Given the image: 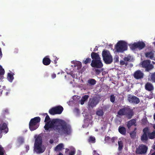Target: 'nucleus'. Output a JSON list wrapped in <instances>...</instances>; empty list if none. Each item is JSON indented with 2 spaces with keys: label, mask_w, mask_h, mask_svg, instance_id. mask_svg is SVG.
<instances>
[{
  "label": "nucleus",
  "mask_w": 155,
  "mask_h": 155,
  "mask_svg": "<svg viewBox=\"0 0 155 155\" xmlns=\"http://www.w3.org/2000/svg\"><path fill=\"white\" fill-rule=\"evenodd\" d=\"M110 140V137H106L105 138V141L106 142H108Z\"/></svg>",
  "instance_id": "09e8293b"
},
{
  "label": "nucleus",
  "mask_w": 155,
  "mask_h": 155,
  "mask_svg": "<svg viewBox=\"0 0 155 155\" xmlns=\"http://www.w3.org/2000/svg\"><path fill=\"white\" fill-rule=\"evenodd\" d=\"M147 149L148 147L142 144L137 149L136 152L139 154H145L146 153Z\"/></svg>",
  "instance_id": "ddd939ff"
},
{
  "label": "nucleus",
  "mask_w": 155,
  "mask_h": 155,
  "mask_svg": "<svg viewBox=\"0 0 155 155\" xmlns=\"http://www.w3.org/2000/svg\"><path fill=\"white\" fill-rule=\"evenodd\" d=\"M145 89L148 91H151L154 89V87L152 84L148 82L145 85Z\"/></svg>",
  "instance_id": "dca6fc26"
},
{
  "label": "nucleus",
  "mask_w": 155,
  "mask_h": 155,
  "mask_svg": "<svg viewBox=\"0 0 155 155\" xmlns=\"http://www.w3.org/2000/svg\"><path fill=\"white\" fill-rule=\"evenodd\" d=\"M110 101L112 103H114L115 101V97L113 94L111 95L110 97Z\"/></svg>",
  "instance_id": "e433bc0d"
},
{
  "label": "nucleus",
  "mask_w": 155,
  "mask_h": 155,
  "mask_svg": "<svg viewBox=\"0 0 155 155\" xmlns=\"http://www.w3.org/2000/svg\"><path fill=\"white\" fill-rule=\"evenodd\" d=\"M148 137L150 139H153L155 138V131L154 130L151 133H150L148 135Z\"/></svg>",
  "instance_id": "c85d7f7f"
},
{
  "label": "nucleus",
  "mask_w": 155,
  "mask_h": 155,
  "mask_svg": "<svg viewBox=\"0 0 155 155\" xmlns=\"http://www.w3.org/2000/svg\"><path fill=\"white\" fill-rule=\"evenodd\" d=\"M52 78L53 79L55 78L56 77V75L55 74H53L51 75Z\"/></svg>",
  "instance_id": "864d4df0"
},
{
  "label": "nucleus",
  "mask_w": 155,
  "mask_h": 155,
  "mask_svg": "<svg viewBox=\"0 0 155 155\" xmlns=\"http://www.w3.org/2000/svg\"><path fill=\"white\" fill-rule=\"evenodd\" d=\"M34 137L35 138L34 144L33 151L34 153L39 154L43 153L45 151L46 148L42 144V137L41 134L35 135Z\"/></svg>",
  "instance_id": "f03ea898"
},
{
  "label": "nucleus",
  "mask_w": 155,
  "mask_h": 155,
  "mask_svg": "<svg viewBox=\"0 0 155 155\" xmlns=\"http://www.w3.org/2000/svg\"><path fill=\"white\" fill-rule=\"evenodd\" d=\"M3 113L4 114H8L9 113L8 110L7 109H5L3 111Z\"/></svg>",
  "instance_id": "49530a36"
},
{
  "label": "nucleus",
  "mask_w": 155,
  "mask_h": 155,
  "mask_svg": "<svg viewBox=\"0 0 155 155\" xmlns=\"http://www.w3.org/2000/svg\"><path fill=\"white\" fill-rule=\"evenodd\" d=\"M24 142V138L22 136L18 137L17 138V143L18 144L20 145L23 144Z\"/></svg>",
  "instance_id": "5701e85b"
},
{
  "label": "nucleus",
  "mask_w": 155,
  "mask_h": 155,
  "mask_svg": "<svg viewBox=\"0 0 155 155\" xmlns=\"http://www.w3.org/2000/svg\"><path fill=\"white\" fill-rule=\"evenodd\" d=\"M91 57L92 60L91 66L92 67L97 68H101L102 67L103 64L98 53L92 52L91 54Z\"/></svg>",
  "instance_id": "7ed1b4c3"
},
{
  "label": "nucleus",
  "mask_w": 155,
  "mask_h": 155,
  "mask_svg": "<svg viewBox=\"0 0 155 155\" xmlns=\"http://www.w3.org/2000/svg\"><path fill=\"white\" fill-rule=\"evenodd\" d=\"M130 134L131 138L134 139L136 137L137 133L136 132L132 131L130 133Z\"/></svg>",
  "instance_id": "f704fd0d"
},
{
  "label": "nucleus",
  "mask_w": 155,
  "mask_h": 155,
  "mask_svg": "<svg viewBox=\"0 0 155 155\" xmlns=\"http://www.w3.org/2000/svg\"><path fill=\"white\" fill-rule=\"evenodd\" d=\"M115 48L118 52H122L127 50V46L125 42L119 41L116 44Z\"/></svg>",
  "instance_id": "6e6552de"
},
{
  "label": "nucleus",
  "mask_w": 155,
  "mask_h": 155,
  "mask_svg": "<svg viewBox=\"0 0 155 155\" xmlns=\"http://www.w3.org/2000/svg\"><path fill=\"white\" fill-rule=\"evenodd\" d=\"M143 73L140 70H138L135 71L133 74L134 78L137 79H141L143 78Z\"/></svg>",
  "instance_id": "4468645a"
},
{
  "label": "nucleus",
  "mask_w": 155,
  "mask_h": 155,
  "mask_svg": "<svg viewBox=\"0 0 155 155\" xmlns=\"http://www.w3.org/2000/svg\"><path fill=\"white\" fill-rule=\"evenodd\" d=\"M96 114L98 116L101 117L104 115V112L102 110L100 109L97 110Z\"/></svg>",
  "instance_id": "cd10ccee"
},
{
  "label": "nucleus",
  "mask_w": 155,
  "mask_h": 155,
  "mask_svg": "<svg viewBox=\"0 0 155 155\" xmlns=\"http://www.w3.org/2000/svg\"><path fill=\"white\" fill-rule=\"evenodd\" d=\"M70 83L71 84H72V81H71V82H70Z\"/></svg>",
  "instance_id": "774afa93"
},
{
  "label": "nucleus",
  "mask_w": 155,
  "mask_h": 155,
  "mask_svg": "<svg viewBox=\"0 0 155 155\" xmlns=\"http://www.w3.org/2000/svg\"><path fill=\"white\" fill-rule=\"evenodd\" d=\"M128 64L127 62H125V64L124 65H125V66H127L128 65Z\"/></svg>",
  "instance_id": "13d9d810"
},
{
  "label": "nucleus",
  "mask_w": 155,
  "mask_h": 155,
  "mask_svg": "<svg viewBox=\"0 0 155 155\" xmlns=\"http://www.w3.org/2000/svg\"><path fill=\"white\" fill-rule=\"evenodd\" d=\"M153 118L155 120V113L153 115Z\"/></svg>",
  "instance_id": "0e129e2a"
},
{
  "label": "nucleus",
  "mask_w": 155,
  "mask_h": 155,
  "mask_svg": "<svg viewBox=\"0 0 155 155\" xmlns=\"http://www.w3.org/2000/svg\"><path fill=\"white\" fill-rule=\"evenodd\" d=\"M44 127L47 130L52 128L56 130L58 134L61 135L66 136L71 133V129L69 127Z\"/></svg>",
  "instance_id": "20e7f679"
},
{
  "label": "nucleus",
  "mask_w": 155,
  "mask_h": 155,
  "mask_svg": "<svg viewBox=\"0 0 155 155\" xmlns=\"http://www.w3.org/2000/svg\"><path fill=\"white\" fill-rule=\"evenodd\" d=\"M49 57L48 56H47L43 58L42 62L44 65H48L50 64L51 60Z\"/></svg>",
  "instance_id": "2eb2a0df"
},
{
  "label": "nucleus",
  "mask_w": 155,
  "mask_h": 155,
  "mask_svg": "<svg viewBox=\"0 0 155 155\" xmlns=\"http://www.w3.org/2000/svg\"><path fill=\"white\" fill-rule=\"evenodd\" d=\"M95 139L94 137L92 136H90L88 140V141L89 142H91L92 143L95 142Z\"/></svg>",
  "instance_id": "c9c22d12"
},
{
  "label": "nucleus",
  "mask_w": 155,
  "mask_h": 155,
  "mask_svg": "<svg viewBox=\"0 0 155 155\" xmlns=\"http://www.w3.org/2000/svg\"><path fill=\"white\" fill-rule=\"evenodd\" d=\"M142 67L145 68V71H149L154 68L153 65L151 64V61L148 60L143 61L142 62Z\"/></svg>",
  "instance_id": "1a4fd4ad"
},
{
  "label": "nucleus",
  "mask_w": 155,
  "mask_h": 155,
  "mask_svg": "<svg viewBox=\"0 0 155 155\" xmlns=\"http://www.w3.org/2000/svg\"><path fill=\"white\" fill-rule=\"evenodd\" d=\"M102 56L106 64H110L112 62L113 58L109 51L104 50L102 52Z\"/></svg>",
  "instance_id": "0eeeda50"
},
{
  "label": "nucleus",
  "mask_w": 155,
  "mask_h": 155,
  "mask_svg": "<svg viewBox=\"0 0 155 155\" xmlns=\"http://www.w3.org/2000/svg\"><path fill=\"white\" fill-rule=\"evenodd\" d=\"M101 97L99 95L94 96L89 99L88 107L89 108H93L99 104L101 101Z\"/></svg>",
  "instance_id": "423d86ee"
},
{
  "label": "nucleus",
  "mask_w": 155,
  "mask_h": 155,
  "mask_svg": "<svg viewBox=\"0 0 155 155\" xmlns=\"http://www.w3.org/2000/svg\"><path fill=\"white\" fill-rule=\"evenodd\" d=\"M124 60L125 61V62H131V60L130 59V57L127 56V57H125L124 58Z\"/></svg>",
  "instance_id": "58836bf2"
},
{
  "label": "nucleus",
  "mask_w": 155,
  "mask_h": 155,
  "mask_svg": "<svg viewBox=\"0 0 155 155\" xmlns=\"http://www.w3.org/2000/svg\"><path fill=\"white\" fill-rule=\"evenodd\" d=\"M145 56L148 58H150L152 60L153 59L154 54L152 51L146 52L145 53Z\"/></svg>",
  "instance_id": "b1692460"
},
{
  "label": "nucleus",
  "mask_w": 155,
  "mask_h": 155,
  "mask_svg": "<svg viewBox=\"0 0 155 155\" xmlns=\"http://www.w3.org/2000/svg\"><path fill=\"white\" fill-rule=\"evenodd\" d=\"M50 143H53V140H50Z\"/></svg>",
  "instance_id": "052dcab7"
},
{
  "label": "nucleus",
  "mask_w": 155,
  "mask_h": 155,
  "mask_svg": "<svg viewBox=\"0 0 155 155\" xmlns=\"http://www.w3.org/2000/svg\"><path fill=\"white\" fill-rule=\"evenodd\" d=\"M127 100L130 102L134 104H137L140 102V100L138 97L130 94L128 95Z\"/></svg>",
  "instance_id": "9b49d317"
},
{
  "label": "nucleus",
  "mask_w": 155,
  "mask_h": 155,
  "mask_svg": "<svg viewBox=\"0 0 155 155\" xmlns=\"http://www.w3.org/2000/svg\"><path fill=\"white\" fill-rule=\"evenodd\" d=\"M38 127H29V129L31 131H33L36 129Z\"/></svg>",
  "instance_id": "c03bdc74"
},
{
  "label": "nucleus",
  "mask_w": 155,
  "mask_h": 155,
  "mask_svg": "<svg viewBox=\"0 0 155 155\" xmlns=\"http://www.w3.org/2000/svg\"><path fill=\"white\" fill-rule=\"evenodd\" d=\"M77 66V69L78 70H79L81 69L82 67V64L80 62H79Z\"/></svg>",
  "instance_id": "37998d69"
},
{
  "label": "nucleus",
  "mask_w": 155,
  "mask_h": 155,
  "mask_svg": "<svg viewBox=\"0 0 155 155\" xmlns=\"http://www.w3.org/2000/svg\"><path fill=\"white\" fill-rule=\"evenodd\" d=\"M49 113L51 115L57 114L55 107L50 109L48 111Z\"/></svg>",
  "instance_id": "bb28decb"
},
{
  "label": "nucleus",
  "mask_w": 155,
  "mask_h": 155,
  "mask_svg": "<svg viewBox=\"0 0 155 155\" xmlns=\"http://www.w3.org/2000/svg\"><path fill=\"white\" fill-rule=\"evenodd\" d=\"M8 80L10 82H12L14 79L13 75L10 73H8Z\"/></svg>",
  "instance_id": "2f4dec72"
},
{
  "label": "nucleus",
  "mask_w": 155,
  "mask_h": 155,
  "mask_svg": "<svg viewBox=\"0 0 155 155\" xmlns=\"http://www.w3.org/2000/svg\"><path fill=\"white\" fill-rule=\"evenodd\" d=\"M136 120L135 119H132L127 122V126H137Z\"/></svg>",
  "instance_id": "6ab92c4d"
},
{
  "label": "nucleus",
  "mask_w": 155,
  "mask_h": 155,
  "mask_svg": "<svg viewBox=\"0 0 155 155\" xmlns=\"http://www.w3.org/2000/svg\"><path fill=\"white\" fill-rule=\"evenodd\" d=\"M5 71L4 69L2 68V69L0 70V77H2L5 74Z\"/></svg>",
  "instance_id": "a19ab883"
},
{
  "label": "nucleus",
  "mask_w": 155,
  "mask_h": 155,
  "mask_svg": "<svg viewBox=\"0 0 155 155\" xmlns=\"http://www.w3.org/2000/svg\"><path fill=\"white\" fill-rule=\"evenodd\" d=\"M75 150H73L69 152V155H74L75 154Z\"/></svg>",
  "instance_id": "de8ad7c7"
},
{
  "label": "nucleus",
  "mask_w": 155,
  "mask_h": 155,
  "mask_svg": "<svg viewBox=\"0 0 155 155\" xmlns=\"http://www.w3.org/2000/svg\"><path fill=\"white\" fill-rule=\"evenodd\" d=\"M118 131L120 134L123 135H125L126 132V129L124 127H119Z\"/></svg>",
  "instance_id": "aec40b11"
},
{
  "label": "nucleus",
  "mask_w": 155,
  "mask_h": 155,
  "mask_svg": "<svg viewBox=\"0 0 155 155\" xmlns=\"http://www.w3.org/2000/svg\"><path fill=\"white\" fill-rule=\"evenodd\" d=\"M148 80L152 83H155V72L150 74L149 76Z\"/></svg>",
  "instance_id": "a211bd4d"
},
{
  "label": "nucleus",
  "mask_w": 155,
  "mask_h": 155,
  "mask_svg": "<svg viewBox=\"0 0 155 155\" xmlns=\"http://www.w3.org/2000/svg\"><path fill=\"white\" fill-rule=\"evenodd\" d=\"M143 134L148 135L149 133H150V132L149 130L148 127H147L144 128L143 130Z\"/></svg>",
  "instance_id": "72a5a7b5"
},
{
  "label": "nucleus",
  "mask_w": 155,
  "mask_h": 155,
  "mask_svg": "<svg viewBox=\"0 0 155 155\" xmlns=\"http://www.w3.org/2000/svg\"><path fill=\"white\" fill-rule=\"evenodd\" d=\"M91 58H87L85 60H83L82 61V63L85 64H86L88 63H91Z\"/></svg>",
  "instance_id": "473e14b6"
},
{
  "label": "nucleus",
  "mask_w": 155,
  "mask_h": 155,
  "mask_svg": "<svg viewBox=\"0 0 155 155\" xmlns=\"http://www.w3.org/2000/svg\"><path fill=\"white\" fill-rule=\"evenodd\" d=\"M46 115L44 120L45 123L44 126H70L71 125V122L68 120L59 118L51 119L47 113L44 114V115Z\"/></svg>",
  "instance_id": "f257e3e1"
},
{
  "label": "nucleus",
  "mask_w": 155,
  "mask_h": 155,
  "mask_svg": "<svg viewBox=\"0 0 155 155\" xmlns=\"http://www.w3.org/2000/svg\"><path fill=\"white\" fill-rule=\"evenodd\" d=\"M8 125V123H4L2 125V126H7ZM0 126H1V124L0 125Z\"/></svg>",
  "instance_id": "603ef678"
},
{
  "label": "nucleus",
  "mask_w": 155,
  "mask_h": 155,
  "mask_svg": "<svg viewBox=\"0 0 155 155\" xmlns=\"http://www.w3.org/2000/svg\"><path fill=\"white\" fill-rule=\"evenodd\" d=\"M115 139V138L113 137L111 139V140L112 142L113 143L114 142Z\"/></svg>",
  "instance_id": "6e6d98bb"
},
{
  "label": "nucleus",
  "mask_w": 155,
  "mask_h": 155,
  "mask_svg": "<svg viewBox=\"0 0 155 155\" xmlns=\"http://www.w3.org/2000/svg\"><path fill=\"white\" fill-rule=\"evenodd\" d=\"M8 131L7 127H0V134L1 133L6 134Z\"/></svg>",
  "instance_id": "4be33fe9"
},
{
  "label": "nucleus",
  "mask_w": 155,
  "mask_h": 155,
  "mask_svg": "<svg viewBox=\"0 0 155 155\" xmlns=\"http://www.w3.org/2000/svg\"><path fill=\"white\" fill-rule=\"evenodd\" d=\"M151 155H155V151Z\"/></svg>",
  "instance_id": "e2e57ef3"
},
{
  "label": "nucleus",
  "mask_w": 155,
  "mask_h": 155,
  "mask_svg": "<svg viewBox=\"0 0 155 155\" xmlns=\"http://www.w3.org/2000/svg\"><path fill=\"white\" fill-rule=\"evenodd\" d=\"M147 120L146 118H143L142 120V124L144 125H147Z\"/></svg>",
  "instance_id": "ea45409f"
},
{
  "label": "nucleus",
  "mask_w": 155,
  "mask_h": 155,
  "mask_svg": "<svg viewBox=\"0 0 155 155\" xmlns=\"http://www.w3.org/2000/svg\"><path fill=\"white\" fill-rule=\"evenodd\" d=\"M54 63L55 64L57 63V61L56 60H54Z\"/></svg>",
  "instance_id": "338daca9"
},
{
  "label": "nucleus",
  "mask_w": 155,
  "mask_h": 155,
  "mask_svg": "<svg viewBox=\"0 0 155 155\" xmlns=\"http://www.w3.org/2000/svg\"><path fill=\"white\" fill-rule=\"evenodd\" d=\"M87 84L89 85H93L96 84V81L94 79H89L87 81Z\"/></svg>",
  "instance_id": "a878e982"
},
{
  "label": "nucleus",
  "mask_w": 155,
  "mask_h": 155,
  "mask_svg": "<svg viewBox=\"0 0 155 155\" xmlns=\"http://www.w3.org/2000/svg\"><path fill=\"white\" fill-rule=\"evenodd\" d=\"M2 54L1 49L0 48V58H2Z\"/></svg>",
  "instance_id": "5fc2aeb1"
},
{
  "label": "nucleus",
  "mask_w": 155,
  "mask_h": 155,
  "mask_svg": "<svg viewBox=\"0 0 155 155\" xmlns=\"http://www.w3.org/2000/svg\"><path fill=\"white\" fill-rule=\"evenodd\" d=\"M153 149L155 150V145L153 146Z\"/></svg>",
  "instance_id": "69168bd1"
},
{
  "label": "nucleus",
  "mask_w": 155,
  "mask_h": 155,
  "mask_svg": "<svg viewBox=\"0 0 155 155\" xmlns=\"http://www.w3.org/2000/svg\"><path fill=\"white\" fill-rule=\"evenodd\" d=\"M25 148L26 149V151L28 152V150H29L30 147L29 145H25Z\"/></svg>",
  "instance_id": "3c124183"
},
{
  "label": "nucleus",
  "mask_w": 155,
  "mask_h": 155,
  "mask_svg": "<svg viewBox=\"0 0 155 155\" xmlns=\"http://www.w3.org/2000/svg\"><path fill=\"white\" fill-rule=\"evenodd\" d=\"M117 114L120 116L126 115L129 119L132 118L134 115L133 110L128 106L124 107L123 108L120 109Z\"/></svg>",
  "instance_id": "39448f33"
},
{
  "label": "nucleus",
  "mask_w": 155,
  "mask_h": 155,
  "mask_svg": "<svg viewBox=\"0 0 155 155\" xmlns=\"http://www.w3.org/2000/svg\"><path fill=\"white\" fill-rule=\"evenodd\" d=\"M95 71L96 74L97 75H99L101 73V71L98 69H95Z\"/></svg>",
  "instance_id": "a18cd8bd"
},
{
  "label": "nucleus",
  "mask_w": 155,
  "mask_h": 155,
  "mask_svg": "<svg viewBox=\"0 0 155 155\" xmlns=\"http://www.w3.org/2000/svg\"><path fill=\"white\" fill-rule=\"evenodd\" d=\"M41 120V118L39 117L32 118L29 122V126H39Z\"/></svg>",
  "instance_id": "9d476101"
},
{
  "label": "nucleus",
  "mask_w": 155,
  "mask_h": 155,
  "mask_svg": "<svg viewBox=\"0 0 155 155\" xmlns=\"http://www.w3.org/2000/svg\"><path fill=\"white\" fill-rule=\"evenodd\" d=\"M114 61L115 63L119 61V57L118 55H116L114 56Z\"/></svg>",
  "instance_id": "79ce46f5"
},
{
  "label": "nucleus",
  "mask_w": 155,
  "mask_h": 155,
  "mask_svg": "<svg viewBox=\"0 0 155 155\" xmlns=\"http://www.w3.org/2000/svg\"><path fill=\"white\" fill-rule=\"evenodd\" d=\"M63 155V154H62V153H59V154L58 155Z\"/></svg>",
  "instance_id": "680f3d73"
},
{
  "label": "nucleus",
  "mask_w": 155,
  "mask_h": 155,
  "mask_svg": "<svg viewBox=\"0 0 155 155\" xmlns=\"http://www.w3.org/2000/svg\"><path fill=\"white\" fill-rule=\"evenodd\" d=\"M136 130H137V128H135L134 129V130H133V131H134V132H136Z\"/></svg>",
  "instance_id": "bf43d9fd"
},
{
  "label": "nucleus",
  "mask_w": 155,
  "mask_h": 155,
  "mask_svg": "<svg viewBox=\"0 0 155 155\" xmlns=\"http://www.w3.org/2000/svg\"><path fill=\"white\" fill-rule=\"evenodd\" d=\"M145 43L143 41H139L137 43H134L131 46L132 48L135 49L138 48L139 50H141L145 47Z\"/></svg>",
  "instance_id": "f8f14e48"
},
{
  "label": "nucleus",
  "mask_w": 155,
  "mask_h": 155,
  "mask_svg": "<svg viewBox=\"0 0 155 155\" xmlns=\"http://www.w3.org/2000/svg\"><path fill=\"white\" fill-rule=\"evenodd\" d=\"M55 108L57 114H61L64 110L63 107L61 105L56 106L55 107Z\"/></svg>",
  "instance_id": "f3484780"
},
{
  "label": "nucleus",
  "mask_w": 155,
  "mask_h": 155,
  "mask_svg": "<svg viewBox=\"0 0 155 155\" xmlns=\"http://www.w3.org/2000/svg\"><path fill=\"white\" fill-rule=\"evenodd\" d=\"M148 137L147 134H143L141 137V140L142 141H147L148 140Z\"/></svg>",
  "instance_id": "7c9ffc66"
},
{
  "label": "nucleus",
  "mask_w": 155,
  "mask_h": 155,
  "mask_svg": "<svg viewBox=\"0 0 155 155\" xmlns=\"http://www.w3.org/2000/svg\"><path fill=\"white\" fill-rule=\"evenodd\" d=\"M64 145L63 143H61L57 145L55 148L56 151H59L62 150L64 149Z\"/></svg>",
  "instance_id": "393cba45"
},
{
  "label": "nucleus",
  "mask_w": 155,
  "mask_h": 155,
  "mask_svg": "<svg viewBox=\"0 0 155 155\" xmlns=\"http://www.w3.org/2000/svg\"><path fill=\"white\" fill-rule=\"evenodd\" d=\"M125 61L122 60H120V64L121 65H123L125 64Z\"/></svg>",
  "instance_id": "8fccbe9b"
},
{
  "label": "nucleus",
  "mask_w": 155,
  "mask_h": 155,
  "mask_svg": "<svg viewBox=\"0 0 155 155\" xmlns=\"http://www.w3.org/2000/svg\"><path fill=\"white\" fill-rule=\"evenodd\" d=\"M69 150L68 149L66 148V149H65V152H68V151H69Z\"/></svg>",
  "instance_id": "4d7b16f0"
},
{
  "label": "nucleus",
  "mask_w": 155,
  "mask_h": 155,
  "mask_svg": "<svg viewBox=\"0 0 155 155\" xmlns=\"http://www.w3.org/2000/svg\"><path fill=\"white\" fill-rule=\"evenodd\" d=\"M118 149L119 151H121L123 147V144L122 142L120 140L118 141Z\"/></svg>",
  "instance_id": "c756f323"
},
{
  "label": "nucleus",
  "mask_w": 155,
  "mask_h": 155,
  "mask_svg": "<svg viewBox=\"0 0 155 155\" xmlns=\"http://www.w3.org/2000/svg\"><path fill=\"white\" fill-rule=\"evenodd\" d=\"M89 97V96L88 95H86L82 97L80 100V103L81 105H83L84 102L87 101Z\"/></svg>",
  "instance_id": "412c9836"
},
{
  "label": "nucleus",
  "mask_w": 155,
  "mask_h": 155,
  "mask_svg": "<svg viewBox=\"0 0 155 155\" xmlns=\"http://www.w3.org/2000/svg\"><path fill=\"white\" fill-rule=\"evenodd\" d=\"M5 150L0 145V155H4Z\"/></svg>",
  "instance_id": "4c0bfd02"
}]
</instances>
